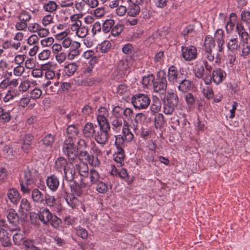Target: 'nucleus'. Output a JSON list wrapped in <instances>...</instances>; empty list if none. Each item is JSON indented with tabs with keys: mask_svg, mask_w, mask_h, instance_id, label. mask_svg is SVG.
<instances>
[{
	"mask_svg": "<svg viewBox=\"0 0 250 250\" xmlns=\"http://www.w3.org/2000/svg\"><path fill=\"white\" fill-rule=\"evenodd\" d=\"M77 158L81 161H85L93 167H99L100 161L98 158L94 157L93 155H90L84 150H81L77 152Z\"/></svg>",
	"mask_w": 250,
	"mask_h": 250,
	"instance_id": "obj_11",
	"label": "nucleus"
},
{
	"mask_svg": "<svg viewBox=\"0 0 250 250\" xmlns=\"http://www.w3.org/2000/svg\"><path fill=\"white\" fill-rule=\"evenodd\" d=\"M124 27L123 24L118 23L113 26L111 30V34L114 36H118L124 30Z\"/></svg>",
	"mask_w": 250,
	"mask_h": 250,
	"instance_id": "obj_51",
	"label": "nucleus"
},
{
	"mask_svg": "<svg viewBox=\"0 0 250 250\" xmlns=\"http://www.w3.org/2000/svg\"><path fill=\"white\" fill-rule=\"evenodd\" d=\"M31 82L26 80L22 82L19 86V89L20 91L25 92L31 86Z\"/></svg>",
	"mask_w": 250,
	"mask_h": 250,
	"instance_id": "obj_56",
	"label": "nucleus"
},
{
	"mask_svg": "<svg viewBox=\"0 0 250 250\" xmlns=\"http://www.w3.org/2000/svg\"><path fill=\"white\" fill-rule=\"evenodd\" d=\"M75 171V169H64V175L67 181L72 182L74 180Z\"/></svg>",
	"mask_w": 250,
	"mask_h": 250,
	"instance_id": "obj_46",
	"label": "nucleus"
},
{
	"mask_svg": "<svg viewBox=\"0 0 250 250\" xmlns=\"http://www.w3.org/2000/svg\"><path fill=\"white\" fill-rule=\"evenodd\" d=\"M111 174L113 175L119 176L121 178L125 179L128 185L131 184L134 181V177H130L127 170L123 168H117L115 166H112Z\"/></svg>",
	"mask_w": 250,
	"mask_h": 250,
	"instance_id": "obj_13",
	"label": "nucleus"
},
{
	"mask_svg": "<svg viewBox=\"0 0 250 250\" xmlns=\"http://www.w3.org/2000/svg\"><path fill=\"white\" fill-rule=\"evenodd\" d=\"M227 47L229 50L233 51L236 50L240 47L239 41L237 36L233 37L229 40Z\"/></svg>",
	"mask_w": 250,
	"mask_h": 250,
	"instance_id": "obj_31",
	"label": "nucleus"
},
{
	"mask_svg": "<svg viewBox=\"0 0 250 250\" xmlns=\"http://www.w3.org/2000/svg\"><path fill=\"white\" fill-rule=\"evenodd\" d=\"M57 4L53 0H50L43 4V9L46 12L53 13L57 9Z\"/></svg>",
	"mask_w": 250,
	"mask_h": 250,
	"instance_id": "obj_38",
	"label": "nucleus"
},
{
	"mask_svg": "<svg viewBox=\"0 0 250 250\" xmlns=\"http://www.w3.org/2000/svg\"><path fill=\"white\" fill-rule=\"evenodd\" d=\"M43 204L46 205L49 208H52L55 206L56 203V200L54 196L46 194L44 195V199Z\"/></svg>",
	"mask_w": 250,
	"mask_h": 250,
	"instance_id": "obj_42",
	"label": "nucleus"
},
{
	"mask_svg": "<svg viewBox=\"0 0 250 250\" xmlns=\"http://www.w3.org/2000/svg\"><path fill=\"white\" fill-rule=\"evenodd\" d=\"M66 133L68 135V139H74L75 141L76 137L79 134V130L76 125H71L67 127Z\"/></svg>",
	"mask_w": 250,
	"mask_h": 250,
	"instance_id": "obj_30",
	"label": "nucleus"
},
{
	"mask_svg": "<svg viewBox=\"0 0 250 250\" xmlns=\"http://www.w3.org/2000/svg\"><path fill=\"white\" fill-rule=\"evenodd\" d=\"M125 140L123 137L122 135H119L116 136L115 145L116 146L117 149L123 148V147L125 146Z\"/></svg>",
	"mask_w": 250,
	"mask_h": 250,
	"instance_id": "obj_57",
	"label": "nucleus"
},
{
	"mask_svg": "<svg viewBox=\"0 0 250 250\" xmlns=\"http://www.w3.org/2000/svg\"><path fill=\"white\" fill-rule=\"evenodd\" d=\"M168 80L169 83L173 84L178 82L180 77L179 76L177 67L174 65H171L168 69L167 74Z\"/></svg>",
	"mask_w": 250,
	"mask_h": 250,
	"instance_id": "obj_17",
	"label": "nucleus"
},
{
	"mask_svg": "<svg viewBox=\"0 0 250 250\" xmlns=\"http://www.w3.org/2000/svg\"><path fill=\"white\" fill-rule=\"evenodd\" d=\"M236 32L239 37L242 46L241 56L246 58L250 54V45L248 44L250 35L247 31L243 24L240 22L236 23Z\"/></svg>",
	"mask_w": 250,
	"mask_h": 250,
	"instance_id": "obj_4",
	"label": "nucleus"
},
{
	"mask_svg": "<svg viewBox=\"0 0 250 250\" xmlns=\"http://www.w3.org/2000/svg\"><path fill=\"white\" fill-rule=\"evenodd\" d=\"M75 170L81 176V180L87 181L89 183L95 182L99 178V172L94 168L89 170L88 167L85 163L77 164Z\"/></svg>",
	"mask_w": 250,
	"mask_h": 250,
	"instance_id": "obj_3",
	"label": "nucleus"
},
{
	"mask_svg": "<svg viewBox=\"0 0 250 250\" xmlns=\"http://www.w3.org/2000/svg\"><path fill=\"white\" fill-rule=\"evenodd\" d=\"M81 44L80 42H74L73 45L71 46V48L69 49V52L72 54V55L78 56L80 54L79 48L80 47Z\"/></svg>",
	"mask_w": 250,
	"mask_h": 250,
	"instance_id": "obj_59",
	"label": "nucleus"
},
{
	"mask_svg": "<svg viewBox=\"0 0 250 250\" xmlns=\"http://www.w3.org/2000/svg\"><path fill=\"white\" fill-rule=\"evenodd\" d=\"M115 108L119 113H121V116H123V115L125 116L126 121L131 120L133 117L134 112L130 108L126 107L124 109L119 106H115Z\"/></svg>",
	"mask_w": 250,
	"mask_h": 250,
	"instance_id": "obj_28",
	"label": "nucleus"
},
{
	"mask_svg": "<svg viewBox=\"0 0 250 250\" xmlns=\"http://www.w3.org/2000/svg\"><path fill=\"white\" fill-rule=\"evenodd\" d=\"M101 179L102 178L99 174V178L95 182L91 183V186L93 185H96V191L100 193L105 194L108 191V187L106 184L101 180Z\"/></svg>",
	"mask_w": 250,
	"mask_h": 250,
	"instance_id": "obj_25",
	"label": "nucleus"
},
{
	"mask_svg": "<svg viewBox=\"0 0 250 250\" xmlns=\"http://www.w3.org/2000/svg\"><path fill=\"white\" fill-rule=\"evenodd\" d=\"M193 72L196 77L201 79L204 82L206 76L205 68L201 62H196L193 67Z\"/></svg>",
	"mask_w": 250,
	"mask_h": 250,
	"instance_id": "obj_20",
	"label": "nucleus"
},
{
	"mask_svg": "<svg viewBox=\"0 0 250 250\" xmlns=\"http://www.w3.org/2000/svg\"><path fill=\"white\" fill-rule=\"evenodd\" d=\"M125 155L123 148L117 149L114 155V160L118 164V167H122L124 162Z\"/></svg>",
	"mask_w": 250,
	"mask_h": 250,
	"instance_id": "obj_29",
	"label": "nucleus"
},
{
	"mask_svg": "<svg viewBox=\"0 0 250 250\" xmlns=\"http://www.w3.org/2000/svg\"><path fill=\"white\" fill-rule=\"evenodd\" d=\"M59 180L57 176L52 175L46 179V184L48 188L52 191H55L59 186Z\"/></svg>",
	"mask_w": 250,
	"mask_h": 250,
	"instance_id": "obj_21",
	"label": "nucleus"
},
{
	"mask_svg": "<svg viewBox=\"0 0 250 250\" xmlns=\"http://www.w3.org/2000/svg\"><path fill=\"white\" fill-rule=\"evenodd\" d=\"M164 116L161 114L156 115L154 117L155 126L156 128L161 127L164 124Z\"/></svg>",
	"mask_w": 250,
	"mask_h": 250,
	"instance_id": "obj_58",
	"label": "nucleus"
},
{
	"mask_svg": "<svg viewBox=\"0 0 250 250\" xmlns=\"http://www.w3.org/2000/svg\"><path fill=\"white\" fill-rule=\"evenodd\" d=\"M224 31L222 29H218L215 33V39L217 42H224Z\"/></svg>",
	"mask_w": 250,
	"mask_h": 250,
	"instance_id": "obj_62",
	"label": "nucleus"
},
{
	"mask_svg": "<svg viewBox=\"0 0 250 250\" xmlns=\"http://www.w3.org/2000/svg\"><path fill=\"white\" fill-rule=\"evenodd\" d=\"M91 187V183L82 180H80V183L74 181V183L70 185L71 191L77 196H80L82 194L83 188H89Z\"/></svg>",
	"mask_w": 250,
	"mask_h": 250,
	"instance_id": "obj_15",
	"label": "nucleus"
},
{
	"mask_svg": "<svg viewBox=\"0 0 250 250\" xmlns=\"http://www.w3.org/2000/svg\"><path fill=\"white\" fill-rule=\"evenodd\" d=\"M115 24V21L112 19H108L105 20L102 25V30L105 33H107L111 31L112 27Z\"/></svg>",
	"mask_w": 250,
	"mask_h": 250,
	"instance_id": "obj_36",
	"label": "nucleus"
},
{
	"mask_svg": "<svg viewBox=\"0 0 250 250\" xmlns=\"http://www.w3.org/2000/svg\"><path fill=\"white\" fill-rule=\"evenodd\" d=\"M99 130H97V126L93 123H86L82 130V134L84 138L91 139L94 138L95 141L100 145H105L109 138V132L106 130H103L101 126H99Z\"/></svg>",
	"mask_w": 250,
	"mask_h": 250,
	"instance_id": "obj_1",
	"label": "nucleus"
},
{
	"mask_svg": "<svg viewBox=\"0 0 250 250\" xmlns=\"http://www.w3.org/2000/svg\"><path fill=\"white\" fill-rule=\"evenodd\" d=\"M58 40L62 41V46L64 48H71L74 42H78L76 41H72L70 37H67V34L65 32H62L57 35Z\"/></svg>",
	"mask_w": 250,
	"mask_h": 250,
	"instance_id": "obj_16",
	"label": "nucleus"
},
{
	"mask_svg": "<svg viewBox=\"0 0 250 250\" xmlns=\"http://www.w3.org/2000/svg\"><path fill=\"white\" fill-rule=\"evenodd\" d=\"M31 208L30 202L26 198L21 199L20 202V211L23 213L24 211H28Z\"/></svg>",
	"mask_w": 250,
	"mask_h": 250,
	"instance_id": "obj_43",
	"label": "nucleus"
},
{
	"mask_svg": "<svg viewBox=\"0 0 250 250\" xmlns=\"http://www.w3.org/2000/svg\"><path fill=\"white\" fill-rule=\"evenodd\" d=\"M42 94V90L38 88H35L30 91V97L32 99L39 98Z\"/></svg>",
	"mask_w": 250,
	"mask_h": 250,
	"instance_id": "obj_61",
	"label": "nucleus"
},
{
	"mask_svg": "<svg viewBox=\"0 0 250 250\" xmlns=\"http://www.w3.org/2000/svg\"><path fill=\"white\" fill-rule=\"evenodd\" d=\"M124 121L126 120L124 119L123 116H121V113H119L114 107L112 109V114L109 117L108 121L114 132L118 133L120 131L124 124Z\"/></svg>",
	"mask_w": 250,
	"mask_h": 250,
	"instance_id": "obj_6",
	"label": "nucleus"
},
{
	"mask_svg": "<svg viewBox=\"0 0 250 250\" xmlns=\"http://www.w3.org/2000/svg\"><path fill=\"white\" fill-rule=\"evenodd\" d=\"M51 52L48 49L42 50L38 55L39 59L40 60H46L48 59L50 55Z\"/></svg>",
	"mask_w": 250,
	"mask_h": 250,
	"instance_id": "obj_63",
	"label": "nucleus"
},
{
	"mask_svg": "<svg viewBox=\"0 0 250 250\" xmlns=\"http://www.w3.org/2000/svg\"><path fill=\"white\" fill-rule=\"evenodd\" d=\"M55 136L51 134L46 135L40 142V146H42V148L46 147L50 148L54 142Z\"/></svg>",
	"mask_w": 250,
	"mask_h": 250,
	"instance_id": "obj_26",
	"label": "nucleus"
},
{
	"mask_svg": "<svg viewBox=\"0 0 250 250\" xmlns=\"http://www.w3.org/2000/svg\"><path fill=\"white\" fill-rule=\"evenodd\" d=\"M195 29V26L193 24H189L184 28L181 32V35L184 37L191 35L194 32Z\"/></svg>",
	"mask_w": 250,
	"mask_h": 250,
	"instance_id": "obj_53",
	"label": "nucleus"
},
{
	"mask_svg": "<svg viewBox=\"0 0 250 250\" xmlns=\"http://www.w3.org/2000/svg\"><path fill=\"white\" fill-rule=\"evenodd\" d=\"M67 165L66 160L62 157H60L57 159L55 162L56 168L59 170L61 171L62 169L63 171L64 169H66V165Z\"/></svg>",
	"mask_w": 250,
	"mask_h": 250,
	"instance_id": "obj_41",
	"label": "nucleus"
},
{
	"mask_svg": "<svg viewBox=\"0 0 250 250\" xmlns=\"http://www.w3.org/2000/svg\"><path fill=\"white\" fill-rule=\"evenodd\" d=\"M237 21V17L236 14L235 13H230L229 21L227 22L226 25V29L228 32L232 30Z\"/></svg>",
	"mask_w": 250,
	"mask_h": 250,
	"instance_id": "obj_32",
	"label": "nucleus"
},
{
	"mask_svg": "<svg viewBox=\"0 0 250 250\" xmlns=\"http://www.w3.org/2000/svg\"><path fill=\"white\" fill-rule=\"evenodd\" d=\"M74 143L73 139H68L65 141L62 146V151L71 164L75 163L77 159V151L74 146Z\"/></svg>",
	"mask_w": 250,
	"mask_h": 250,
	"instance_id": "obj_8",
	"label": "nucleus"
},
{
	"mask_svg": "<svg viewBox=\"0 0 250 250\" xmlns=\"http://www.w3.org/2000/svg\"><path fill=\"white\" fill-rule=\"evenodd\" d=\"M177 105L164 102L163 112L166 115H171Z\"/></svg>",
	"mask_w": 250,
	"mask_h": 250,
	"instance_id": "obj_44",
	"label": "nucleus"
},
{
	"mask_svg": "<svg viewBox=\"0 0 250 250\" xmlns=\"http://www.w3.org/2000/svg\"><path fill=\"white\" fill-rule=\"evenodd\" d=\"M37 215L39 219L45 226L51 225L56 229H59L61 226L62 220L53 214L47 208H41Z\"/></svg>",
	"mask_w": 250,
	"mask_h": 250,
	"instance_id": "obj_2",
	"label": "nucleus"
},
{
	"mask_svg": "<svg viewBox=\"0 0 250 250\" xmlns=\"http://www.w3.org/2000/svg\"><path fill=\"white\" fill-rule=\"evenodd\" d=\"M76 231L77 235L82 239H85L87 238L88 232L85 229L79 226L76 228Z\"/></svg>",
	"mask_w": 250,
	"mask_h": 250,
	"instance_id": "obj_55",
	"label": "nucleus"
},
{
	"mask_svg": "<svg viewBox=\"0 0 250 250\" xmlns=\"http://www.w3.org/2000/svg\"><path fill=\"white\" fill-rule=\"evenodd\" d=\"M88 31L89 30L88 27L87 26L82 25V23L81 26H80L78 32L76 34L78 37L83 38L87 36L88 33Z\"/></svg>",
	"mask_w": 250,
	"mask_h": 250,
	"instance_id": "obj_52",
	"label": "nucleus"
},
{
	"mask_svg": "<svg viewBox=\"0 0 250 250\" xmlns=\"http://www.w3.org/2000/svg\"><path fill=\"white\" fill-rule=\"evenodd\" d=\"M161 107V103L158 99H154L152 101V104L151 105V111L154 113H157L160 110Z\"/></svg>",
	"mask_w": 250,
	"mask_h": 250,
	"instance_id": "obj_49",
	"label": "nucleus"
},
{
	"mask_svg": "<svg viewBox=\"0 0 250 250\" xmlns=\"http://www.w3.org/2000/svg\"><path fill=\"white\" fill-rule=\"evenodd\" d=\"M214 45V39L209 36L206 37L204 42L205 51H211Z\"/></svg>",
	"mask_w": 250,
	"mask_h": 250,
	"instance_id": "obj_35",
	"label": "nucleus"
},
{
	"mask_svg": "<svg viewBox=\"0 0 250 250\" xmlns=\"http://www.w3.org/2000/svg\"><path fill=\"white\" fill-rule=\"evenodd\" d=\"M111 47V43L108 41H105L99 44L97 47L98 51L102 53H105L108 52Z\"/></svg>",
	"mask_w": 250,
	"mask_h": 250,
	"instance_id": "obj_40",
	"label": "nucleus"
},
{
	"mask_svg": "<svg viewBox=\"0 0 250 250\" xmlns=\"http://www.w3.org/2000/svg\"><path fill=\"white\" fill-rule=\"evenodd\" d=\"M191 83L190 80L186 79H182L179 83L178 86V89L183 93L187 92L189 90L191 87Z\"/></svg>",
	"mask_w": 250,
	"mask_h": 250,
	"instance_id": "obj_34",
	"label": "nucleus"
},
{
	"mask_svg": "<svg viewBox=\"0 0 250 250\" xmlns=\"http://www.w3.org/2000/svg\"><path fill=\"white\" fill-rule=\"evenodd\" d=\"M0 242L3 247H10L12 245L10 236L5 229H0Z\"/></svg>",
	"mask_w": 250,
	"mask_h": 250,
	"instance_id": "obj_23",
	"label": "nucleus"
},
{
	"mask_svg": "<svg viewBox=\"0 0 250 250\" xmlns=\"http://www.w3.org/2000/svg\"><path fill=\"white\" fill-rule=\"evenodd\" d=\"M182 56L186 61H190L197 57V49L194 46L182 47Z\"/></svg>",
	"mask_w": 250,
	"mask_h": 250,
	"instance_id": "obj_14",
	"label": "nucleus"
},
{
	"mask_svg": "<svg viewBox=\"0 0 250 250\" xmlns=\"http://www.w3.org/2000/svg\"><path fill=\"white\" fill-rule=\"evenodd\" d=\"M131 102L136 109H145L150 104V99L147 95L137 93L132 97Z\"/></svg>",
	"mask_w": 250,
	"mask_h": 250,
	"instance_id": "obj_7",
	"label": "nucleus"
},
{
	"mask_svg": "<svg viewBox=\"0 0 250 250\" xmlns=\"http://www.w3.org/2000/svg\"><path fill=\"white\" fill-rule=\"evenodd\" d=\"M130 124L127 121H124V124L122 129L123 137L125 139V141L130 142L134 139V135L131 132L129 127Z\"/></svg>",
	"mask_w": 250,
	"mask_h": 250,
	"instance_id": "obj_19",
	"label": "nucleus"
},
{
	"mask_svg": "<svg viewBox=\"0 0 250 250\" xmlns=\"http://www.w3.org/2000/svg\"><path fill=\"white\" fill-rule=\"evenodd\" d=\"M166 99L165 102L174 104V105L177 106L179 103V98L177 94L172 89L168 91Z\"/></svg>",
	"mask_w": 250,
	"mask_h": 250,
	"instance_id": "obj_27",
	"label": "nucleus"
},
{
	"mask_svg": "<svg viewBox=\"0 0 250 250\" xmlns=\"http://www.w3.org/2000/svg\"><path fill=\"white\" fill-rule=\"evenodd\" d=\"M167 86V73L164 70H159L156 74L153 84V90L155 93L163 94L166 93Z\"/></svg>",
	"mask_w": 250,
	"mask_h": 250,
	"instance_id": "obj_5",
	"label": "nucleus"
},
{
	"mask_svg": "<svg viewBox=\"0 0 250 250\" xmlns=\"http://www.w3.org/2000/svg\"><path fill=\"white\" fill-rule=\"evenodd\" d=\"M24 178L25 182H27V184H32L34 183V180L32 176L31 171L28 169H25L23 172Z\"/></svg>",
	"mask_w": 250,
	"mask_h": 250,
	"instance_id": "obj_54",
	"label": "nucleus"
},
{
	"mask_svg": "<svg viewBox=\"0 0 250 250\" xmlns=\"http://www.w3.org/2000/svg\"><path fill=\"white\" fill-rule=\"evenodd\" d=\"M226 72L221 68H216L213 70L212 74L206 73L204 83L207 85L211 84L213 81L216 84H219L226 78Z\"/></svg>",
	"mask_w": 250,
	"mask_h": 250,
	"instance_id": "obj_9",
	"label": "nucleus"
},
{
	"mask_svg": "<svg viewBox=\"0 0 250 250\" xmlns=\"http://www.w3.org/2000/svg\"><path fill=\"white\" fill-rule=\"evenodd\" d=\"M127 10L128 16L135 17L140 13V7L129 4Z\"/></svg>",
	"mask_w": 250,
	"mask_h": 250,
	"instance_id": "obj_45",
	"label": "nucleus"
},
{
	"mask_svg": "<svg viewBox=\"0 0 250 250\" xmlns=\"http://www.w3.org/2000/svg\"><path fill=\"white\" fill-rule=\"evenodd\" d=\"M44 195L42 192L37 188H35L32 191V199L34 202L37 204H42L43 203Z\"/></svg>",
	"mask_w": 250,
	"mask_h": 250,
	"instance_id": "obj_24",
	"label": "nucleus"
},
{
	"mask_svg": "<svg viewBox=\"0 0 250 250\" xmlns=\"http://www.w3.org/2000/svg\"><path fill=\"white\" fill-rule=\"evenodd\" d=\"M31 18V15L29 12L26 11H22L18 17V19L21 21H23L25 22L29 21Z\"/></svg>",
	"mask_w": 250,
	"mask_h": 250,
	"instance_id": "obj_60",
	"label": "nucleus"
},
{
	"mask_svg": "<svg viewBox=\"0 0 250 250\" xmlns=\"http://www.w3.org/2000/svg\"><path fill=\"white\" fill-rule=\"evenodd\" d=\"M78 66L76 62H72L65 65L64 71L67 75L70 76L73 75L76 72Z\"/></svg>",
	"mask_w": 250,
	"mask_h": 250,
	"instance_id": "obj_37",
	"label": "nucleus"
},
{
	"mask_svg": "<svg viewBox=\"0 0 250 250\" xmlns=\"http://www.w3.org/2000/svg\"><path fill=\"white\" fill-rule=\"evenodd\" d=\"M62 195L67 202L68 205L72 208H75L79 204V200L73 194L63 189Z\"/></svg>",
	"mask_w": 250,
	"mask_h": 250,
	"instance_id": "obj_18",
	"label": "nucleus"
},
{
	"mask_svg": "<svg viewBox=\"0 0 250 250\" xmlns=\"http://www.w3.org/2000/svg\"><path fill=\"white\" fill-rule=\"evenodd\" d=\"M24 236L21 232H16L13 236V240L14 243L16 245H20L21 243H23Z\"/></svg>",
	"mask_w": 250,
	"mask_h": 250,
	"instance_id": "obj_50",
	"label": "nucleus"
},
{
	"mask_svg": "<svg viewBox=\"0 0 250 250\" xmlns=\"http://www.w3.org/2000/svg\"><path fill=\"white\" fill-rule=\"evenodd\" d=\"M7 218L13 228H9L10 231H20V228L18 226L19 223V217L16 211L12 208L8 209L7 211Z\"/></svg>",
	"mask_w": 250,
	"mask_h": 250,
	"instance_id": "obj_12",
	"label": "nucleus"
},
{
	"mask_svg": "<svg viewBox=\"0 0 250 250\" xmlns=\"http://www.w3.org/2000/svg\"><path fill=\"white\" fill-rule=\"evenodd\" d=\"M23 245L28 250H39L37 245L39 241L37 240L28 239L23 241Z\"/></svg>",
	"mask_w": 250,
	"mask_h": 250,
	"instance_id": "obj_33",
	"label": "nucleus"
},
{
	"mask_svg": "<svg viewBox=\"0 0 250 250\" xmlns=\"http://www.w3.org/2000/svg\"><path fill=\"white\" fill-rule=\"evenodd\" d=\"M53 15L48 14L44 16L42 19V23L44 26H46L53 22Z\"/></svg>",
	"mask_w": 250,
	"mask_h": 250,
	"instance_id": "obj_64",
	"label": "nucleus"
},
{
	"mask_svg": "<svg viewBox=\"0 0 250 250\" xmlns=\"http://www.w3.org/2000/svg\"><path fill=\"white\" fill-rule=\"evenodd\" d=\"M7 195L10 202L14 205H17L21 199L19 191L14 188H9L7 191Z\"/></svg>",
	"mask_w": 250,
	"mask_h": 250,
	"instance_id": "obj_22",
	"label": "nucleus"
},
{
	"mask_svg": "<svg viewBox=\"0 0 250 250\" xmlns=\"http://www.w3.org/2000/svg\"><path fill=\"white\" fill-rule=\"evenodd\" d=\"M185 99L188 106L189 108H192L194 107L195 104V98L192 93H186L185 95Z\"/></svg>",
	"mask_w": 250,
	"mask_h": 250,
	"instance_id": "obj_39",
	"label": "nucleus"
},
{
	"mask_svg": "<svg viewBox=\"0 0 250 250\" xmlns=\"http://www.w3.org/2000/svg\"><path fill=\"white\" fill-rule=\"evenodd\" d=\"M155 78L154 76L152 74L145 75L143 77L142 83L145 86L150 84L153 85Z\"/></svg>",
	"mask_w": 250,
	"mask_h": 250,
	"instance_id": "obj_47",
	"label": "nucleus"
},
{
	"mask_svg": "<svg viewBox=\"0 0 250 250\" xmlns=\"http://www.w3.org/2000/svg\"><path fill=\"white\" fill-rule=\"evenodd\" d=\"M108 116V111L104 107H100L98 109V113L96 115V119L99 126L103 130H106L108 132L110 130V125L107 119Z\"/></svg>",
	"mask_w": 250,
	"mask_h": 250,
	"instance_id": "obj_10",
	"label": "nucleus"
},
{
	"mask_svg": "<svg viewBox=\"0 0 250 250\" xmlns=\"http://www.w3.org/2000/svg\"><path fill=\"white\" fill-rule=\"evenodd\" d=\"M241 18V20L248 25L250 32V12L249 11H242Z\"/></svg>",
	"mask_w": 250,
	"mask_h": 250,
	"instance_id": "obj_48",
	"label": "nucleus"
}]
</instances>
